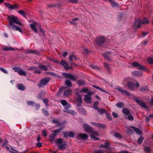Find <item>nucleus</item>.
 Segmentation results:
<instances>
[{
    "instance_id": "57",
    "label": "nucleus",
    "mask_w": 153,
    "mask_h": 153,
    "mask_svg": "<svg viewBox=\"0 0 153 153\" xmlns=\"http://www.w3.org/2000/svg\"><path fill=\"white\" fill-rule=\"evenodd\" d=\"M42 111L43 114L46 115H48V112L45 109H42Z\"/></svg>"
},
{
    "instance_id": "47",
    "label": "nucleus",
    "mask_w": 153,
    "mask_h": 153,
    "mask_svg": "<svg viewBox=\"0 0 153 153\" xmlns=\"http://www.w3.org/2000/svg\"><path fill=\"white\" fill-rule=\"evenodd\" d=\"M106 126L104 124L97 123V127L99 128H105Z\"/></svg>"
},
{
    "instance_id": "28",
    "label": "nucleus",
    "mask_w": 153,
    "mask_h": 153,
    "mask_svg": "<svg viewBox=\"0 0 153 153\" xmlns=\"http://www.w3.org/2000/svg\"><path fill=\"white\" fill-rule=\"evenodd\" d=\"M18 89L21 91H24L25 88V86L22 84H19L18 86Z\"/></svg>"
},
{
    "instance_id": "35",
    "label": "nucleus",
    "mask_w": 153,
    "mask_h": 153,
    "mask_svg": "<svg viewBox=\"0 0 153 153\" xmlns=\"http://www.w3.org/2000/svg\"><path fill=\"white\" fill-rule=\"evenodd\" d=\"M65 84L68 87H71L72 86V84L71 81L68 80L67 79L65 81Z\"/></svg>"
},
{
    "instance_id": "32",
    "label": "nucleus",
    "mask_w": 153,
    "mask_h": 153,
    "mask_svg": "<svg viewBox=\"0 0 153 153\" xmlns=\"http://www.w3.org/2000/svg\"><path fill=\"white\" fill-rule=\"evenodd\" d=\"M3 50L4 51H7L9 50H14V49L12 47H9L7 46L3 48Z\"/></svg>"
},
{
    "instance_id": "44",
    "label": "nucleus",
    "mask_w": 153,
    "mask_h": 153,
    "mask_svg": "<svg viewBox=\"0 0 153 153\" xmlns=\"http://www.w3.org/2000/svg\"><path fill=\"white\" fill-rule=\"evenodd\" d=\"M144 139V138L142 136L140 137L137 140V142L138 144H141Z\"/></svg>"
},
{
    "instance_id": "30",
    "label": "nucleus",
    "mask_w": 153,
    "mask_h": 153,
    "mask_svg": "<svg viewBox=\"0 0 153 153\" xmlns=\"http://www.w3.org/2000/svg\"><path fill=\"white\" fill-rule=\"evenodd\" d=\"M113 0H109V2L111 4V6L113 7H118L119 6L118 4L116 2L112 1Z\"/></svg>"
},
{
    "instance_id": "40",
    "label": "nucleus",
    "mask_w": 153,
    "mask_h": 153,
    "mask_svg": "<svg viewBox=\"0 0 153 153\" xmlns=\"http://www.w3.org/2000/svg\"><path fill=\"white\" fill-rule=\"evenodd\" d=\"M18 12L21 15L23 16L24 17H26V13L23 10H22L19 11H18Z\"/></svg>"
},
{
    "instance_id": "22",
    "label": "nucleus",
    "mask_w": 153,
    "mask_h": 153,
    "mask_svg": "<svg viewBox=\"0 0 153 153\" xmlns=\"http://www.w3.org/2000/svg\"><path fill=\"white\" fill-rule=\"evenodd\" d=\"M63 66L65 69H69V65L68 64L65 62L64 60H62L61 61L60 64Z\"/></svg>"
},
{
    "instance_id": "15",
    "label": "nucleus",
    "mask_w": 153,
    "mask_h": 153,
    "mask_svg": "<svg viewBox=\"0 0 153 153\" xmlns=\"http://www.w3.org/2000/svg\"><path fill=\"white\" fill-rule=\"evenodd\" d=\"M132 75L136 77H141L143 76L142 72L140 71H135L132 72Z\"/></svg>"
},
{
    "instance_id": "39",
    "label": "nucleus",
    "mask_w": 153,
    "mask_h": 153,
    "mask_svg": "<svg viewBox=\"0 0 153 153\" xmlns=\"http://www.w3.org/2000/svg\"><path fill=\"white\" fill-rule=\"evenodd\" d=\"M148 62L150 64H153V58L152 57H149L147 59Z\"/></svg>"
},
{
    "instance_id": "26",
    "label": "nucleus",
    "mask_w": 153,
    "mask_h": 153,
    "mask_svg": "<svg viewBox=\"0 0 153 153\" xmlns=\"http://www.w3.org/2000/svg\"><path fill=\"white\" fill-rule=\"evenodd\" d=\"M10 28H11V29L13 30H16L17 31H18L19 32L22 33V30L21 29V28L16 25H15V27H11Z\"/></svg>"
},
{
    "instance_id": "54",
    "label": "nucleus",
    "mask_w": 153,
    "mask_h": 153,
    "mask_svg": "<svg viewBox=\"0 0 153 153\" xmlns=\"http://www.w3.org/2000/svg\"><path fill=\"white\" fill-rule=\"evenodd\" d=\"M0 70L4 73L5 74H7L8 73L7 71L4 68L0 67Z\"/></svg>"
},
{
    "instance_id": "48",
    "label": "nucleus",
    "mask_w": 153,
    "mask_h": 153,
    "mask_svg": "<svg viewBox=\"0 0 153 153\" xmlns=\"http://www.w3.org/2000/svg\"><path fill=\"white\" fill-rule=\"evenodd\" d=\"M105 152L101 149H99L94 151V153H104Z\"/></svg>"
},
{
    "instance_id": "56",
    "label": "nucleus",
    "mask_w": 153,
    "mask_h": 153,
    "mask_svg": "<svg viewBox=\"0 0 153 153\" xmlns=\"http://www.w3.org/2000/svg\"><path fill=\"white\" fill-rule=\"evenodd\" d=\"M27 104L28 105H33L34 102L32 101H29L27 102Z\"/></svg>"
},
{
    "instance_id": "52",
    "label": "nucleus",
    "mask_w": 153,
    "mask_h": 153,
    "mask_svg": "<svg viewBox=\"0 0 153 153\" xmlns=\"http://www.w3.org/2000/svg\"><path fill=\"white\" fill-rule=\"evenodd\" d=\"M90 137L91 138L95 140H99V139L96 137L95 135H91Z\"/></svg>"
},
{
    "instance_id": "53",
    "label": "nucleus",
    "mask_w": 153,
    "mask_h": 153,
    "mask_svg": "<svg viewBox=\"0 0 153 153\" xmlns=\"http://www.w3.org/2000/svg\"><path fill=\"white\" fill-rule=\"evenodd\" d=\"M105 114H106L107 118L109 120H111L112 119V118L111 117L110 115L109 114L107 113H106Z\"/></svg>"
},
{
    "instance_id": "10",
    "label": "nucleus",
    "mask_w": 153,
    "mask_h": 153,
    "mask_svg": "<svg viewBox=\"0 0 153 153\" xmlns=\"http://www.w3.org/2000/svg\"><path fill=\"white\" fill-rule=\"evenodd\" d=\"M93 92H88L87 95H84V101L87 103H90L91 102L92 98L91 95L93 94Z\"/></svg>"
},
{
    "instance_id": "5",
    "label": "nucleus",
    "mask_w": 153,
    "mask_h": 153,
    "mask_svg": "<svg viewBox=\"0 0 153 153\" xmlns=\"http://www.w3.org/2000/svg\"><path fill=\"white\" fill-rule=\"evenodd\" d=\"M64 128V126H63L59 128L54 130L53 132V133L51 134L50 135L49 138L51 142H53L54 141L55 137H56L61 132Z\"/></svg>"
},
{
    "instance_id": "13",
    "label": "nucleus",
    "mask_w": 153,
    "mask_h": 153,
    "mask_svg": "<svg viewBox=\"0 0 153 153\" xmlns=\"http://www.w3.org/2000/svg\"><path fill=\"white\" fill-rule=\"evenodd\" d=\"M105 42V39L103 37H99L97 38L96 43L100 46L102 45Z\"/></svg>"
},
{
    "instance_id": "24",
    "label": "nucleus",
    "mask_w": 153,
    "mask_h": 153,
    "mask_svg": "<svg viewBox=\"0 0 153 153\" xmlns=\"http://www.w3.org/2000/svg\"><path fill=\"white\" fill-rule=\"evenodd\" d=\"M133 128L134 131L138 135H141L142 134L141 131L139 129L133 126H131Z\"/></svg>"
},
{
    "instance_id": "49",
    "label": "nucleus",
    "mask_w": 153,
    "mask_h": 153,
    "mask_svg": "<svg viewBox=\"0 0 153 153\" xmlns=\"http://www.w3.org/2000/svg\"><path fill=\"white\" fill-rule=\"evenodd\" d=\"M41 71L36 68L34 71V73L36 74H40L41 73Z\"/></svg>"
},
{
    "instance_id": "43",
    "label": "nucleus",
    "mask_w": 153,
    "mask_h": 153,
    "mask_svg": "<svg viewBox=\"0 0 153 153\" xmlns=\"http://www.w3.org/2000/svg\"><path fill=\"white\" fill-rule=\"evenodd\" d=\"M8 151L11 153H18L19 152L16 149H13L12 148L10 149Z\"/></svg>"
},
{
    "instance_id": "25",
    "label": "nucleus",
    "mask_w": 153,
    "mask_h": 153,
    "mask_svg": "<svg viewBox=\"0 0 153 153\" xmlns=\"http://www.w3.org/2000/svg\"><path fill=\"white\" fill-rule=\"evenodd\" d=\"M8 144V143L7 141V140H5V141L3 142L2 144L1 145V146L2 147L4 148L7 149V151L9 150L10 148L7 147V144Z\"/></svg>"
},
{
    "instance_id": "4",
    "label": "nucleus",
    "mask_w": 153,
    "mask_h": 153,
    "mask_svg": "<svg viewBox=\"0 0 153 153\" xmlns=\"http://www.w3.org/2000/svg\"><path fill=\"white\" fill-rule=\"evenodd\" d=\"M149 23L148 20L146 18H144L142 22H141L140 19L135 20L133 26L134 27L139 29L141 27L142 24H148Z\"/></svg>"
},
{
    "instance_id": "60",
    "label": "nucleus",
    "mask_w": 153,
    "mask_h": 153,
    "mask_svg": "<svg viewBox=\"0 0 153 153\" xmlns=\"http://www.w3.org/2000/svg\"><path fill=\"white\" fill-rule=\"evenodd\" d=\"M36 146L37 147L40 148L42 146V144L41 142H38L36 144Z\"/></svg>"
},
{
    "instance_id": "12",
    "label": "nucleus",
    "mask_w": 153,
    "mask_h": 153,
    "mask_svg": "<svg viewBox=\"0 0 153 153\" xmlns=\"http://www.w3.org/2000/svg\"><path fill=\"white\" fill-rule=\"evenodd\" d=\"M62 75L64 77L67 78H69L71 80L75 81L76 79L73 74H69L66 73H62Z\"/></svg>"
},
{
    "instance_id": "6",
    "label": "nucleus",
    "mask_w": 153,
    "mask_h": 153,
    "mask_svg": "<svg viewBox=\"0 0 153 153\" xmlns=\"http://www.w3.org/2000/svg\"><path fill=\"white\" fill-rule=\"evenodd\" d=\"M63 139L61 138H58L56 143L58 146V148L61 150H63L65 149L67 144L65 143H63Z\"/></svg>"
},
{
    "instance_id": "29",
    "label": "nucleus",
    "mask_w": 153,
    "mask_h": 153,
    "mask_svg": "<svg viewBox=\"0 0 153 153\" xmlns=\"http://www.w3.org/2000/svg\"><path fill=\"white\" fill-rule=\"evenodd\" d=\"M122 112L123 114L127 115H129L130 113V111L126 108H123L122 109Z\"/></svg>"
},
{
    "instance_id": "62",
    "label": "nucleus",
    "mask_w": 153,
    "mask_h": 153,
    "mask_svg": "<svg viewBox=\"0 0 153 153\" xmlns=\"http://www.w3.org/2000/svg\"><path fill=\"white\" fill-rule=\"evenodd\" d=\"M113 116L115 118H117L118 117V115L115 112H113L112 113Z\"/></svg>"
},
{
    "instance_id": "8",
    "label": "nucleus",
    "mask_w": 153,
    "mask_h": 153,
    "mask_svg": "<svg viewBox=\"0 0 153 153\" xmlns=\"http://www.w3.org/2000/svg\"><path fill=\"white\" fill-rule=\"evenodd\" d=\"M12 69L15 72H17L20 75L26 76L27 75L25 72L23 71L22 68L19 67H13Z\"/></svg>"
},
{
    "instance_id": "3",
    "label": "nucleus",
    "mask_w": 153,
    "mask_h": 153,
    "mask_svg": "<svg viewBox=\"0 0 153 153\" xmlns=\"http://www.w3.org/2000/svg\"><path fill=\"white\" fill-rule=\"evenodd\" d=\"M82 126L85 132L94 134L96 136L99 135L98 132L97 131L94 130L93 128L91 127L88 124L86 123L84 124Z\"/></svg>"
},
{
    "instance_id": "58",
    "label": "nucleus",
    "mask_w": 153,
    "mask_h": 153,
    "mask_svg": "<svg viewBox=\"0 0 153 153\" xmlns=\"http://www.w3.org/2000/svg\"><path fill=\"white\" fill-rule=\"evenodd\" d=\"M63 133L64 134V137H68V132H63Z\"/></svg>"
},
{
    "instance_id": "36",
    "label": "nucleus",
    "mask_w": 153,
    "mask_h": 153,
    "mask_svg": "<svg viewBox=\"0 0 153 153\" xmlns=\"http://www.w3.org/2000/svg\"><path fill=\"white\" fill-rule=\"evenodd\" d=\"M116 106L119 108H121L124 106V104L122 102H120L116 103Z\"/></svg>"
},
{
    "instance_id": "50",
    "label": "nucleus",
    "mask_w": 153,
    "mask_h": 153,
    "mask_svg": "<svg viewBox=\"0 0 153 153\" xmlns=\"http://www.w3.org/2000/svg\"><path fill=\"white\" fill-rule=\"evenodd\" d=\"M128 119L132 121L134 120V117L131 113L129 115H128Z\"/></svg>"
},
{
    "instance_id": "16",
    "label": "nucleus",
    "mask_w": 153,
    "mask_h": 153,
    "mask_svg": "<svg viewBox=\"0 0 153 153\" xmlns=\"http://www.w3.org/2000/svg\"><path fill=\"white\" fill-rule=\"evenodd\" d=\"M77 137L79 139H84L87 138L88 136L85 134L80 133L77 135Z\"/></svg>"
},
{
    "instance_id": "18",
    "label": "nucleus",
    "mask_w": 153,
    "mask_h": 153,
    "mask_svg": "<svg viewBox=\"0 0 153 153\" xmlns=\"http://www.w3.org/2000/svg\"><path fill=\"white\" fill-rule=\"evenodd\" d=\"M37 23L36 22H34L33 24H31L30 25V26L31 27V28L32 30H33L36 33H37L38 31L36 27V26L37 25Z\"/></svg>"
},
{
    "instance_id": "34",
    "label": "nucleus",
    "mask_w": 153,
    "mask_h": 153,
    "mask_svg": "<svg viewBox=\"0 0 153 153\" xmlns=\"http://www.w3.org/2000/svg\"><path fill=\"white\" fill-rule=\"evenodd\" d=\"M73 58L77 60V58L74 55L71 54L69 56L68 59L70 61H72L73 60Z\"/></svg>"
},
{
    "instance_id": "41",
    "label": "nucleus",
    "mask_w": 153,
    "mask_h": 153,
    "mask_svg": "<svg viewBox=\"0 0 153 153\" xmlns=\"http://www.w3.org/2000/svg\"><path fill=\"white\" fill-rule=\"evenodd\" d=\"M63 111L72 115H74L75 113V111L72 110H64Z\"/></svg>"
},
{
    "instance_id": "33",
    "label": "nucleus",
    "mask_w": 153,
    "mask_h": 153,
    "mask_svg": "<svg viewBox=\"0 0 153 153\" xmlns=\"http://www.w3.org/2000/svg\"><path fill=\"white\" fill-rule=\"evenodd\" d=\"M78 18H76L72 19V20L70 21V22L71 24H73L74 25H76V21H77L79 20Z\"/></svg>"
},
{
    "instance_id": "19",
    "label": "nucleus",
    "mask_w": 153,
    "mask_h": 153,
    "mask_svg": "<svg viewBox=\"0 0 153 153\" xmlns=\"http://www.w3.org/2000/svg\"><path fill=\"white\" fill-rule=\"evenodd\" d=\"M77 97L76 98V101L77 102H78L79 105L78 106L80 105L82 103V100L81 97V96L80 94H77Z\"/></svg>"
},
{
    "instance_id": "45",
    "label": "nucleus",
    "mask_w": 153,
    "mask_h": 153,
    "mask_svg": "<svg viewBox=\"0 0 153 153\" xmlns=\"http://www.w3.org/2000/svg\"><path fill=\"white\" fill-rule=\"evenodd\" d=\"M64 88V87H62L56 93V95L57 96H60V94L62 93V92Z\"/></svg>"
},
{
    "instance_id": "27",
    "label": "nucleus",
    "mask_w": 153,
    "mask_h": 153,
    "mask_svg": "<svg viewBox=\"0 0 153 153\" xmlns=\"http://www.w3.org/2000/svg\"><path fill=\"white\" fill-rule=\"evenodd\" d=\"M110 143L109 141H106L104 144L105 148L109 150L110 149Z\"/></svg>"
},
{
    "instance_id": "59",
    "label": "nucleus",
    "mask_w": 153,
    "mask_h": 153,
    "mask_svg": "<svg viewBox=\"0 0 153 153\" xmlns=\"http://www.w3.org/2000/svg\"><path fill=\"white\" fill-rule=\"evenodd\" d=\"M43 102L46 104V105H48V100L47 99H43Z\"/></svg>"
},
{
    "instance_id": "64",
    "label": "nucleus",
    "mask_w": 153,
    "mask_h": 153,
    "mask_svg": "<svg viewBox=\"0 0 153 153\" xmlns=\"http://www.w3.org/2000/svg\"><path fill=\"white\" fill-rule=\"evenodd\" d=\"M36 55L39 54V52L36 50H33V53Z\"/></svg>"
},
{
    "instance_id": "51",
    "label": "nucleus",
    "mask_w": 153,
    "mask_h": 153,
    "mask_svg": "<svg viewBox=\"0 0 153 153\" xmlns=\"http://www.w3.org/2000/svg\"><path fill=\"white\" fill-rule=\"evenodd\" d=\"M74 135V133L73 131H70L68 132V137H73Z\"/></svg>"
},
{
    "instance_id": "23",
    "label": "nucleus",
    "mask_w": 153,
    "mask_h": 153,
    "mask_svg": "<svg viewBox=\"0 0 153 153\" xmlns=\"http://www.w3.org/2000/svg\"><path fill=\"white\" fill-rule=\"evenodd\" d=\"M72 91L70 89H68L65 90L64 92V95L66 96H69L71 94Z\"/></svg>"
},
{
    "instance_id": "14",
    "label": "nucleus",
    "mask_w": 153,
    "mask_h": 153,
    "mask_svg": "<svg viewBox=\"0 0 153 153\" xmlns=\"http://www.w3.org/2000/svg\"><path fill=\"white\" fill-rule=\"evenodd\" d=\"M60 102L65 109H68L71 107V105L65 100H62Z\"/></svg>"
},
{
    "instance_id": "31",
    "label": "nucleus",
    "mask_w": 153,
    "mask_h": 153,
    "mask_svg": "<svg viewBox=\"0 0 153 153\" xmlns=\"http://www.w3.org/2000/svg\"><path fill=\"white\" fill-rule=\"evenodd\" d=\"M39 68L45 71H47L48 70L47 67L43 65H40L39 66Z\"/></svg>"
},
{
    "instance_id": "42",
    "label": "nucleus",
    "mask_w": 153,
    "mask_h": 153,
    "mask_svg": "<svg viewBox=\"0 0 153 153\" xmlns=\"http://www.w3.org/2000/svg\"><path fill=\"white\" fill-rule=\"evenodd\" d=\"M80 92L82 93H87V94L88 92H89L87 88H83L82 89L80 90Z\"/></svg>"
},
{
    "instance_id": "2",
    "label": "nucleus",
    "mask_w": 153,
    "mask_h": 153,
    "mask_svg": "<svg viewBox=\"0 0 153 153\" xmlns=\"http://www.w3.org/2000/svg\"><path fill=\"white\" fill-rule=\"evenodd\" d=\"M7 19L9 22V28L15 26V25L13 24V23L21 26L22 25V24L18 21V18L13 15H11L10 16H8Z\"/></svg>"
},
{
    "instance_id": "11",
    "label": "nucleus",
    "mask_w": 153,
    "mask_h": 153,
    "mask_svg": "<svg viewBox=\"0 0 153 153\" xmlns=\"http://www.w3.org/2000/svg\"><path fill=\"white\" fill-rule=\"evenodd\" d=\"M132 65L134 67H137L138 69L143 70L144 71H146L147 69L143 65L139 64L138 62H134L132 63Z\"/></svg>"
},
{
    "instance_id": "17",
    "label": "nucleus",
    "mask_w": 153,
    "mask_h": 153,
    "mask_svg": "<svg viewBox=\"0 0 153 153\" xmlns=\"http://www.w3.org/2000/svg\"><path fill=\"white\" fill-rule=\"evenodd\" d=\"M4 5L5 6L10 9H13L18 7V6L16 5H12L10 4L7 3H5Z\"/></svg>"
},
{
    "instance_id": "37",
    "label": "nucleus",
    "mask_w": 153,
    "mask_h": 153,
    "mask_svg": "<svg viewBox=\"0 0 153 153\" xmlns=\"http://www.w3.org/2000/svg\"><path fill=\"white\" fill-rule=\"evenodd\" d=\"M101 114H102L104 113H105L106 112V110L102 108H101L99 109L97 111Z\"/></svg>"
},
{
    "instance_id": "20",
    "label": "nucleus",
    "mask_w": 153,
    "mask_h": 153,
    "mask_svg": "<svg viewBox=\"0 0 153 153\" xmlns=\"http://www.w3.org/2000/svg\"><path fill=\"white\" fill-rule=\"evenodd\" d=\"M110 54V52H107L105 53H104L103 54V56L104 58L108 61H110L111 59L109 57V55Z\"/></svg>"
},
{
    "instance_id": "1",
    "label": "nucleus",
    "mask_w": 153,
    "mask_h": 153,
    "mask_svg": "<svg viewBox=\"0 0 153 153\" xmlns=\"http://www.w3.org/2000/svg\"><path fill=\"white\" fill-rule=\"evenodd\" d=\"M117 89L120 91L122 94H125L126 95L129 97L130 98L132 99L133 100L139 104L140 106L142 107L143 108L145 109H148V107L147 106L145 102L141 100L139 98L137 97L134 94L131 95L130 93L127 91L126 90H124L121 88L118 87Z\"/></svg>"
},
{
    "instance_id": "21",
    "label": "nucleus",
    "mask_w": 153,
    "mask_h": 153,
    "mask_svg": "<svg viewBox=\"0 0 153 153\" xmlns=\"http://www.w3.org/2000/svg\"><path fill=\"white\" fill-rule=\"evenodd\" d=\"M52 123L56 124V126L61 127L63 126V123H59V121L57 120H53L52 121Z\"/></svg>"
},
{
    "instance_id": "55",
    "label": "nucleus",
    "mask_w": 153,
    "mask_h": 153,
    "mask_svg": "<svg viewBox=\"0 0 153 153\" xmlns=\"http://www.w3.org/2000/svg\"><path fill=\"white\" fill-rule=\"evenodd\" d=\"M115 136L117 137L121 138L122 137L121 135L118 133H115L114 134Z\"/></svg>"
},
{
    "instance_id": "63",
    "label": "nucleus",
    "mask_w": 153,
    "mask_h": 153,
    "mask_svg": "<svg viewBox=\"0 0 153 153\" xmlns=\"http://www.w3.org/2000/svg\"><path fill=\"white\" fill-rule=\"evenodd\" d=\"M128 81V79H124L122 82V84L123 85H126V83Z\"/></svg>"
},
{
    "instance_id": "38",
    "label": "nucleus",
    "mask_w": 153,
    "mask_h": 153,
    "mask_svg": "<svg viewBox=\"0 0 153 153\" xmlns=\"http://www.w3.org/2000/svg\"><path fill=\"white\" fill-rule=\"evenodd\" d=\"M77 83L79 86L82 85H85V82L83 80H78L77 82Z\"/></svg>"
},
{
    "instance_id": "61",
    "label": "nucleus",
    "mask_w": 153,
    "mask_h": 153,
    "mask_svg": "<svg viewBox=\"0 0 153 153\" xmlns=\"http://www.w3.org/2000/svg\"><path fill=\"white\" fill-rule=\"evenodd\" d=\"M39 30L41 32H42L43 33V36L45 38V35L44 34V30L42 29V28H41V27L40 26V28L39 29Z\"/></svg>"
},
{
    "instance_id": "9",
    "label": "nucleus",
    "mask_w": 153,
    "mask_h": 153,
    "mask_svg": "<svg viewBox=\"0 0 153 153\" xmlns=\"http://www.w3.org/2000/svg\"><path fill=\"white\" fill-rule=\"evenodd\" d=\"M127 86L130 90L134 91V90L135 86L138 88L140 86V84L137 82L135 84L133 82H127Z\"/></svg>"
},
{
    "instance_id": "46",
    "label": "nucleus",
    "mask_w": 153,
    "mask_h": 153,
    "mask_svg": "<svg viewBox=\"0 0 153 153\" xmlns=\"http://www.w3.org/2000/svg\"><path fill=\"white\" fill-rule=\"evenodd\" d=\"M144 150L146 153H149L151 151L150 148L148 147H145L144 149Z\"/></svg>"
},
{
    "instance_id": "7",
    "label": "nucleus",
    "mask_w": 153,
    "mask_h": 153,
    "mask_svg": "<svg viewBox=\"0 0 153 153\" xmlns=\"http://www.w3.org/2000/svg\"><path fill=\"white\" fill-rule=\"evenodd\" d=\"M51 80L50 77L44 78L42 79L38 85V87L40 88L45 85Z\"/></svg>"
}]
</instances>
